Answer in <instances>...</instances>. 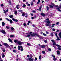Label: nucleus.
<instances>
[{
  "instance_id": "nucleus-1",
  "label": "nucleus",
  "mask_w": 61,
  "mask_h": 61,
  "mask_svg": "<svg viewBox=\"0 0 61 61\" xmlns=\"http://www.w3.org/2000/svg\"><path fill=\"white\" fill-rule=\"evenodd\" d=\"M30 35L32 36H38V37H40V36H39V35H38V34H36L35 33H33L32 34H31Z\"/></svg>"
},
{
  "instance_id": "nucleus-2",
  "label": "nucleus",
  "mask_w": 61,
  "mask_h": 61,
  "mask_svg": "<svg viewBox=\"0 0 61 61\" xmlns=\"http://www.w3.org/2000/svg\"><path fill=\"white\" fill-rule=\"evenodd\" d=\"M56 46H57L59 47L57 48L59 50H61V47H61V46H59L58 45H56Z\"/></svg>"
},
{
  "instance_id": "nucleus-3",
  "label": "nucleus",
  "mask_w": 61,
  "mask_h": 61,
  "mask_svg": "<svg viewBox=\"0 0 61 61\" xmlns=\"http://www.w3.org/2000/svg\"><path fill=\"white\" fill-rule=\"evenodd\" d=\"M17 42L19 45H22V44H23V42L20 41H18Z\"/></svg>"
},
{
  "instance_id": "nucleus-4",
  "label": "nucleus",
  "mask_w": 61,
  "mask_h": 61,
  "mask_svg": "<svg viewBox=\"0 0 61 61\" xmlns=\"http://www.w3.org/2000/svg\"><path fill=\"white\" fill-rule=\"evenodd\" d=\"M52 57H53V60L54 61H55V60H57V58H55V56H54V55H52Z\"/></svg>"
},
{
  "instance_id": "nucleus-5",
  "label": "nucleus",
  "mask_w": 61,
  "mask_h": 61,
  "mask_svg": "<svg viewBox=\"0 0 61 61\" xmlns=\"http://www.w3.org/2000/svg\"><path fill=\"white\" fill-rule=\"evenodd\" d=\"M28 60L29 61H33L34 59V58H32V57H31L29 58Z\"/></svg>"
},
{
  "instance_id": "nucleus-6",
  "label": "nucleus",
  "mask_w": 61,
  "mask_h": 61,
  "mask_svg": "<svg viewBox=\"0 0 61 61\" xmlns=\"http://www.w3.org/2000/svg\"><path fill=\"white\" fill-rule=\"evenodd\" d=\"M3 44L4 46H5L6 47H8L9 46V45L6 43H4Z\"/></svg>"
},
{
  "instance_id": "nucleus-7",
  "label": "nucleus",
  "mask_w": 61,
  "mask_h": 61,
  "mask_svg": "<svg viewBox=\"0 0 61 61\" xmlns=\"http://www.w3.org/2000/svg\"><path fill=\"white\" fill-rule=\"evenodd\" d=\"M0 32H1V33H3V34H6V32H5V30H1L0 31Z\"/></svg>"
},
{
  "instance_id": "nucleus-8",
  "label": "nucleus",
  "mask_w": 61,
  "mask_h": 61,
  "mask_svg": "<svg viewBox=\"0 0 61 61\" xmlns=\"http://www.w3.org/2000/svg\"><path fill=\"white\" fill-rule=\"evenodd\" d=\"M20 48H23V47L20 46H18V50H20Z\"/></svg>"
},
{
  "instance_id": "nucleus-9",
  "label": "nucleus",
  "mask_w": 61,
  "mask_h": 61,
  "mask_svg": "<svg viewBox=\"0 0 61 61\" xmlns=\"http://www.w3.org/2000/svg\"><path fill=\"white\" fill-rule=\"evenodd\" d=\"M45 47H46V46L45 45L41 46V48H45Z\"/></svg>"
},
{
  "instance_id": "nucleus-10",
  "label": "nucleus",
  "mask_w": 61,
  "mask_h": 61,
  "mask_svg": "<svg viewBox=\"0 0 61 61\" xmlns=\"http://www.w3.org/2000/svg\"><path fill=\"white\" fill-rule=\"evenodd\" d=\"M8 40L11 43H13V41H12V40L11 39H9Z\"/></svg>"
},
{
  "instance_id": "nucleus-11",
  "label": "nucleus",
  "mask_w": 61,
  "mask_h": 61,
  "mask_svg": "<svg viewBox=\"0 0 61 61\" xmlns=\"http://www.w3.org/2000/svg\"><path fill=\"white\" fill-rule=\"evenodd\" d=\"M9 16L10 18H12L13 17V15H10V16Z\"/></svg>"
},
{
  "instance_id": "nucleus-12",
  "label": "nucleus",
  "mask_w": 61,
  "mask_h": 61,
  "mask_svg": "<svg viewBox=\"0 0 61 61\" xmlns=\"http://www.w3.org/2000/svg\"><path fill=\"white\" fill-rule=\"evenodd\" d=\"M57 55H59L60 54V51H57Z\"/></svg>"
},
{
  "instance_id": "nucleus-13",
  "label": "nucleus",
  "mask_w": 61,
  "mask_h": 61,
  "mask_svg": "<svg viewBox=\"0 0 61 61\" xmlns=\"http://www.w3.org/2000/svg\"><path fill=\"white\" fill-rule=\"evenodd\" d=\"M59 36H60V38H61V32H60L59 34Z\"/></svg>"
},
{
  "instance_id": "nucleus-14",
  "label": "nucleus",
  "mask_w": 61,
  "mask_h": 61,
  "mask_svg": "<svg viewBox=\"0 0 61 61\" xmlns=\"http://www.w3.org/2000/svg\"><path fill=\"white\" fill-rule=\"evenodd\" d=\"M14 13L15 15H16L17 14V12L16 11H15Z\"/></svg>"
},
{
  "instance_id": "nucleus-15",
  "label": "nucleus",
  "mask_w": 61,
  "mask_h": 61,
  "mask_svg": "<svg viewBox=\"0 0 61 61\" xmlns=\"http://www.w3.org/2000/svg\"><path fill=\"white\" fill-rule=\"evenodd\" d=\"M25 17H27L28 16L27 13H25Z\"/></svg>"
},
{
  "instance_id": "nucleus-16",
  "label": "nucleus",
  "mask_w": 61,
  "mask_h": 61,
  "mask_svg": "<svg viewBox=\"0 0 61 61\" xmlns=\"http://www.w3.org/2000/svg\"><path fill=\"white\" fill-rule=\"evenodd\" d=\"M41 15H42V16H45V14L43 13H41Z\"/></svg>"
},
{
  "instance_id": "nucleus-17",
  "label": "nucleus",
  "mask_w": 61,
  "mask_h": 61,
  "mask_svg": "<svg viewBox=\"0 0 61 61\" xmlns=\"http://www.w3.org/2000/svg\"><path fill=\"white\" fill-rule=\"evenodd\" d=\"M46 26H50H50H51V25H49V24H46Z\"/></svg>"
},
{
  "instance_id": "nucleus-18",
  "label": "nucleus",
  "mask_w": 61,
  "mask_h": 61,
  "mask_svg": "<svg viewBox=\"0 0 61 61\" xmlns=\"http://www.w3.org/2000/svg\"><path fill=\"white\" fill-rule=\"evenodd\" d=\"M42 8V6H40L39 8V10L40 11L41 10V9Z\"/></svg>"
},
{
  "instance_id": "nucleus-19",
  "label": "nucleus",
  "mask_w": 61,
  "mask_h": 61,
  "mask_svg": "<svg viewBox=\"0 0 61 61\" xmlns=\"http://www.w3.org/2000/svg\"><path fill=\"white\" fill-rule=\"evenodd\" d=\"M19 6V5H17L16 6V8L17 9H19L20 8H19L18 7V6Z\"/></svg>"
},
{
  "instance_id": "nucleus-20",
  "label": "nucleus",
  "mask_w": 61,
  "mask_h": 61,
  "mask_svg": "<svg viewBox=\"0 0 61 61\" xmlns=\"http://www.w3.org/2000/svg\"><path fill=\"white\" fill-rule=\"evenodd\" d=\"M2 26H4L5 25V22H2Z\"/></svg>"
},
{
  "instance_id": "nucleus-21",
  "label": "nucleus",
  "mask_w": 61,
  "mask_h": 61,
  "mask_svg": "<svg viewBox=\"0 0 61 61\" xmlns=\"http://www.w3.org/2000/svg\"><path fill=\"white\" fill-rule=\"evenodd\" d=\"M57 38L56 39V40H60V39L59 38V37L58 36H57Z\"/></svg>"
},
{
  "instance_id": "nucleus-22",
  "label": "nucleus",
  "mask_w": 61,
  "mask_h": 61,
  "mask_svg": "<svg viewBox=\"0 0 61 61\" xmlns=\"http://www.w3.org/2000/svg\"><path fill=\"white\" fill-rule=\"evenodd\" d=\"M10 23H11V24H12V23H13V21H12V20H10V21H9Z\"/></svg>"
},
{
  "instance_id": "nucleus-23",
  "label": "nucleus",
  "mask_w": 61,
  "mask_h": 61,
  "mask_svg": "<svg viewBox=\"0 0 61 61\" xmlns=\"http://www.w3.org/2000/svg\"><path fill=\"white\" fill-rule=\"evenodd\" d=\"M49 6H50V7L51 8H53V7H54V6H52L51 5H50Z\"/></svg>"
},
{
  "instance_id": "nucleus-24",
  "label": "nucleus",
  "mask_w": 61,
  "mask_h": 61,
  "mask_svg": "<svg viewBox=\"0 0 61 61\" xmlns=\"http://www.w3.org/2000/svg\"><path fill=\"white\" fill-rule=\"evenodd\" d=\"M18 41L16 40H15L14 41V42L15 43H17V41Z\"/></svg>"
},
{
  "instance_id": "nucleus-25",
  "label": "nucleus",
  "mask_w": 61,
  "mask_h": 61,
  "mask_svg": "<svg viewBox=\"0 0 61 61\" xmlns=\"http://www.w3.org/2000/svg\"><path fill=\"white\" fill-rule=\"evenodd\" d=\"M16 52H17V51L15 50H13V52L14 53H16Z\"/></svg>"
},
{
  "instance_id": "nucleus-26",
  "label": "nucleus",
  "mask_w": 61,
  "mask_h": 61,
  "mask_svg": "<svg viewBox=\"0 0 61 61\" xmlns=\"http://www.w3.org/2000/svg\"><path fill=\"white\" fill-rule=\"evenodd\" d=\"M28 23H27V25H29V23H31V22L29 21H28Z\"/></svg>"
},
{
  "instance_id": "nucleus-27",
  "label": "nucleus",
  "mask_w": 61,
  "mask_h": 61,
  "mask_svg": "<svg viewBox=\"0 0 61 61\" xmlns=\"http://www.w3.org/2000/svg\"><path fill=\"white\" fill-rule=\"evenodd\" d=\"M5 56V54H2V58H4Z\"/></svg>"
},
{
  "instance_id": "nucleus-28",
  "label": "nucleus",
  "mask_w": 61,
  "mask_h": 61,
  "mask_svg": "<svg viewBox=\"0 0 61 61\" xmlns=\"http://www.w3.org/2000/svg\"><path fill=\"white\" fill-rule=\"evenodd\" d=\"M39 36H40L39 37V38H40V39H43V38L40 35H39Z\"/></svg>"
},
{
  "instance_id": "nucleus-29",
  "label": "nucleus",
  "mask_w": 61,
  "mask_h": 61,
  "mask_svg": "<svg viewBox=\"0 0 61 61\" xmlns=\"http://www.w3.org/2000/svg\"><path fill=\"white\" fill-rule=\"evenodd\" d=\"M33 5V1H32L31 2L30 5Z\"/></svg>"
},
{
  "instance_id": "nucleus-30",
  "label": "nucleus",
  "mask_w": 61,
  "mask_h": 61,
  "mask_svg": "<svg viewBox=\"0 0 61 61\" xmlns=\"http://www.w3.org/2000/svg\"><path fill=\"white\" fill-rule=\"evenodd\" d=\"M42 54H45V53H46L45 51H42Z\"/></svg>"
},
{
  "instance_id": "nucleus-31",
  "label": "nucleus",
  "mask_w": 61,
  "mask_h": 61,
  "mask_svg": "<svg viewBox=\"0 0 61 61\" xmlns=\"http://www.w3.org/2000/svg\"><path fill=\"white\" fill-rule=\"evenodd\" d=\"M54 25H55V24H52V25L51 26L52 27V28L54 27Z\"/></svg>"
},
{
  "instance_id": "nucleus-32",
  "label": "nucleus",
  "mask_w": 61,
  "mask_h": 61,
  "mask_svg": "<svg viewBox=\"0 0 61 61\" xmlns=\"http://www.w3.org/2000/svg\"><path fill=\"white\" fill-rule=\"evenodd\" d=\"M43 35L44 36H47V35L46 34H45L44 33H43Z\"/></svg>"
},
{
  "instance_id": "nucleus-33",
  "label": "nucleus",
  "mask_w": 61,
  "mask_h": 61,
  "mask_svg": "<svg viewBox=\"0 0 61 61\" xmlns=\"http://www.w3.org/2000/svg\"><path fill=\"white\" fill-rule=\"evenodd\" d=\"M11 29L12 30H13L14 31L15 30V29H14V28H13V27L11 28Z\"/></svg>"
},
{
  "instance_id": "nucleus-34",
  "label": "nucleus",
  "mask_w": 61,
  "mask_h": 61,
  "mask_svg": "<svg viewBox=\"0 0 61 61\" xmlns=\"http://www.w3.org/2000/svg\"><path fill=\"white\" fill-rule=\"evenodd\" d=\"M51 36H53V33L52 32L51 33Z\"/></svg>"
},
{
  "instance_id": "nucleus-35",
  "label": "nucleus",
  "mask_w": 61,
  "mask_h": 61,
  "mask_svg": "<svg viewBox=\"0 0 61 61\" xmlns=\"http://www.w3.org/2000/svg\"><path fill=\"white\" fill-rule=\"evenodd\" d=\"M29 36H30V35H28L27 36H26V37H29Z\"/></svg>"
},
{
  "instance_id": "nucleus-36",
  "label": "nucleus",
  "mask_w": 61,
  "mask_h": 61,
  "mask_svg": "<svg viewBox=\"0 0 61 61\" xmlns=\"http://www.w3.org/2000/svg\"><path fill=\"white\" fill-rule=\"evenodd\" d=\"M32 12L33 13H36V11L34 10H33L32 11Z\"/></svg>"
},
{
  "instance_id": "nucleus-37",
  "label": "nucleus",
  "mask_w": 61,
  "mask_h": 61,
  "mask_svg": "<svg viewBox=\"0 0 61 61\" xmlns=\"http://www.w3.org/2000/svg\"><path fill=\"white\" fill-rule=\"evenodd\" d=\"M46 8H47V9H46L48 11V10H49V7H48L47 6Z\"/></svg>"
},
{
  "instance_id": "nucleus-38",
  "label": "nucleus",
  "mask_w": 61,
  "mask_h": 61,
  "mask_svg": "<svg viewBox=\"0 0 61 61\" xmlns=\"http://www.w3.org/2000/svg\"><path fill=\"white\" fill-rule=\"evenodd\" d=\"M25 14L24 13H23L22 15V16H25Z\"/></svg>"
},
{
  "instance_id": "nucleus-39",
  "label": "nucleus",
  "mask_w": 61,
  "mask_h": 61,
  "mask_svg": "<svg viewBox=\"0 0 61 61\" xmlns=\"http://www.w3.org/2000/svg\"><path fill=\"white\" fill-rule=\"evenodd\" d=\"M2 50L4 52H5V50L4 49H3V50Z\"/></svg>"
},
{
  "instance_id": "nucleus-40",
  "label": "nucleus",
  "mask_w": 61,
  "mask_h": 61,
  "mask_svg": "<svg viewBox=\"0 0 61 61\" xmlns=\"http://www.w3.org/2000/svg\"><path fill=\"white\" fill-rule=\"evenodd\" d=\"M41 55H40L39 56V59L40 60H41Z\"/></svg>"
},
{
  "instance_id": "nucleus-41",
  "label": "nucleus",
  "mask_w": 61,
  "mask_h": 61,
  "mask_svg": "<svg viewBox=\"0 0 61 61\" xmlns=\"http://www.w3.org/2000/svg\"><path fill=\"white\" fill-rule=\"evenodd\" d=\"M12 20H13V21H15V18H12Z\"/></svg>"
},
{
  "instance_id": "nucleus-42",
  "label": "nucleus",
  "mask_w": 61,
  "mask_h": 61,
  "mask_svg": "<svg viewBox=\"0 0 61 61\" xmlns=\"http://www.w3.org/2000/svg\"><path fill=\"white\" fill-rule=\"evenodd\" d=\"M52 30L53 31H56V29H55L54 28H53L52 29Z\"/></svg>"
},
{
  "instance_id": "nucleus-43",
  "label": "nucleus",
  "mask_w": 61,
  "mask_h": 61,
  "mask_svg": "<svg viewBox=\"0 0 61 61\" xmlns=\"http://www.w3.org/2000/svg\"><path fill=\"white\" fill-rule=\"evenodd\" d=\"M47 23L48 24H50V23H51L49 21H47Z\"/></svg>"
},
{
  "instance_id": "nucleus-44",
  "label": "nucleus",
  "mask_w": 61,
  "mask_h": 61,
  "mask_svg": "<svg viewBox=\"0 0 61 61\" xmlns=\"http://www.w3.org/2000/svg\"><path fill=\"white\" fill-rule=\"evenodd\" d=\"M48 50L49 51H51V49L50 48H49Z\"/></svg>"
},
{
  "instance_id": "nucleus-45",
  "label": "nucleus",
  "mask_w": 61,
  "mask_h": 61,
  "mask_svg": "<svg viewBox=\"0 0 61 61\" xmlns=\"http://www.w3.org/2000/svg\"><path fill=\"white\" fill-rule=\"evenodd\" d=\"M3 10L4 11V13H6V11H5V10Z\"/></svg>"
},
{
  "instance_id": "nucleus-46",
  "label": "nucleus",
  "mask_w": 61,
  "mask_h": 61,
  "mask_svg": "<svg viewBox=\"0 0 61 61\" xmlns=\"http://www.w3.org/2000/svg\"><path fill=\"white\" fill-rule=\"evenodd\" d=\"M9 4L10 5H11V1L10 0L9 1Z\"/></svg>"
},
{
  "instance_id": "nucleus-47",
  "label": "nucleus",
  "mask_w": 61,
  "mask_h": 61,
  "mask_svg": "<svg viewBox=\"0 0 61 61\" xmlns=\"http://www.w3.org/2000/svg\"><path fill=\"white\" fill-rule=\"evenodd\" d=\"M46 33L47 34H49V32H48V31H46Z\"/></svg>"
},
{
  "instance_id": "nucleus-48",
  "label": "nucleus",
  "mask_w": 61,
  "mask_h": 61,
  "mask_svg": "<svg viewBox=\"0 0 61 61\" xmlns=\"http://www.w3.org/2000/svg\"><path fill=\"white\" fill-rule=\"evenodd\" d=\"M10 36L11 37H14V35H11Z\"/></svg>"
},
{
  "instance_id": "nucleus-49",
  "label": "nucleus",
  "mask_w": 61,
  "mask_h": 61,
  "mask_svg": "<svg viewBox=\"0 0 61 61\" xmlns=\"http://www.w3.org/2000/svg\"><path fill=\"white\" fill-rule=\"evenodd\" d=\"M53 45H56V44L55 42H53Z\"/></svg>"
},
{
  "instance_id": "nucleus-50",
  "label": "nucleus",
  "mask_w": 61,
  "mask_h": 61,
  "mask_svg": "<svg viewBox=\"0 0 61 61\" xmlns=\"http://www.w3.org/2000/svg\"><path fill=\"white\" fill-rule=\"evenodd\" d=\"M51 4L53 6H54L55 5V4H54V3H51Z\"/></svg>"
},
{
  "instance_id": "nucleus-51",
  "label": "nucleus",
  "mask_w": 61,
  "mask_h": 61,
  "mask_svg": "<svg viewBox=\"0 0 61 61\" xmlns=\"http://www.w3.org/2000/svg\"><path fill=\"white\" fill-rule=\"evenodd\" d=\"M23 25L24 26H26V24L25 23H24L23 24Z\"/></svg>"
},
{
  "instance_id": "nucleus-52",
  "label": "nucleus",
  "mask_w": 61,
  "mask_h": 61,
  "mask_svg": "<svg viewBox=\"0 0 61 61\" xmlns=\"http://www.w3.org/2000/svg\"><path fill=\"white\" fill-rule=\"evenodd\" d=\"M6 19L7 20V21H10V20L8 18H6Z\"/></svg>"
},
{
  "instance_id": "nucleus-53",
  "label": "nucleus",
  "mask_w": 61,
  "mask_h": 61,
  "mask_svg": "<svg viewBox=\"0 0 61 61\" xmlns=\"http://www.w3.org/2000/svg\"><path fill=\"white\" fill-rule=\"evenodd\" d=\"M19 12H22L23 11L22 10H19Z\"/></svg>"
},
{
  "instance_id": "nucleus-54",
  "label": "nucleus",
  "mask_w": 61,
  "mask_h": 61,
  "mask_svg": "<svg viewBox=\"0 0 61 61\" xmlns=\"http://www.w3.org/2000/svg\"><path fill=\"white\" fill-rule=\"evenodd\" d=\"M6 28H7V29H9V27L8 26H6Z\"/></svg>"
},
{
  "instance_id": "nucleus-55",
  "label": "nucleus",
  "mask_w": 61,
  "mask_h": 61,
  "mask_svg": "<svg viewBox=\"0 0 61 61\" xmlns=\"http://www.w3.org/2000/svg\"><path fill=\"white\" fill-rule=\"evenodd\" d=\"M44 42H45V43H47V41L46 40H45L44 41Z\"/></svg>"
},
{
  "instance_id": "nucleus-56",
  "label": "nucleus",
  "mask_w": 61,
  "mask_h": 61,
  "mask_svg": "<svg viewBox=\"0 0 61 61\" xmlns=\"http://www.w3.org/2000/svg\"><path fill=\"white\" fill-rule=\"evenodd\" d=\"M51 41H52V42H53V43L54 42H55V41L53 40H51Z\"/></svg>"
},
{
  "instance_id": "nucleus-57",
  "label": "nucleus",
  "mask_w": 61,
  "mask_h": 61,
  "mask_svg": "<svg viewBox=\"0 0 61 61\" xmlns=\"http://www.w3.org/2000/svg\"><path fill=\"white\" fill-rule=\"evenodd\" d=\"M58 24H59V22H57L56 23V25H58Z\"/></svg>"
},
{
  "instance_id": "nucleus-58",
  "label": "nucleus",
  "mask_w": 61,
  "mask_h": 61,
  "mask_svg": "<svg viewBox=\"0 0 61 61\" xmlns=\"http://www.w3.org/2000/svg\"><path fill=\"white\" fill-rule=\"evenodd\" d=\"M25 4H24L23 5V7H25Z\"/></svg>"
},
{
  "instance_id": "nucleus-59",
  "label": "nucleus",
  "mask_w": 61,
  "mask_h": 61,
  "mask_svg": "<svg viewBox=\"0 0 61 61\" xmlns=\"http://www.w3.org/2000/svg\"><path fill=\"white\" fill-rule=\"evenodd\" d=\"M35 61H36L37 60V57H35Z\"/></svg>"
},
{
  "instance_id": "nucleus-60",
  "label": "nucleus",
  "mask_w": 61,
  "mask_h": 61,
  "mask_svg": "<svg viewBox=\"0 0 61 61\" xmlns=\"http://www.w3.org/2000/svg\"><path fill=\"white\" fill-rule=\"evenodd\" d=\"M15 21L16 22H17L18 20H15Z\"/></svg>"
},
{
  "instance_id": "nucleus-61",
  "label": "nucleus",
  "mask_w": 61,
  "mask_h": 61,
  "mask_svg": "<svg viewBox=\"0 0 61 61\" xmlns=\"http://www.w3.org/2000/svg\"><path fill=\"white\" fill-rule=\"evenodd\" d=\"M1 6H4V5H3V4H1Z\"/></svg>"
},
{
  "instance_id": "nucleus-62",
  "label": "nucleus",
  "mask_w": 61,
  "mask_h": 61,
  "mask_svg": "<svg viewBox=\"0 0 61 61\" xmlns=\"http://www.w3.org/2000/svg\"><path fill=\"white\" fill-rule=\"evenodd\" d=\"M46 20H47V21H49V19L48 18H47V19H46Z\"/></svg>"
},
{
  "instance_id": "nucleus-63",
  "label": "nucleus",
  "mask_w": 61,
  "mask_h": 61,
  "mask_svg": "<svg viewBox=\"0 0 61 61\" xmlns=\"http://www.w3.org/2000/svg\"><path fill=\"white\" fill-rule=\"evenodd\" d=\"M27 45H28V46H30V44H29V43H27Z\"/></svg>"
},
{
  "instance_id": "nucleus-64",
  "label": "nucleus",
  "mask_w": 61,
  "mask_h": 61,
  "mask_svg": "<svg viewBox=\"0 0 61 61\" xmlns=\"http://www.w3.org/2000/svg\"><path fill=\"white\" fill-rule=\"evenodd\" d=\"M27 57H28V58L29 57V55H27Z\"/></svg>"
}]
</instances>
